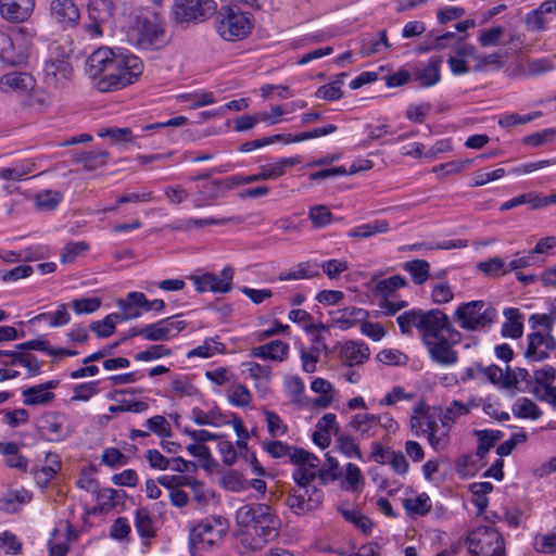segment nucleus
Listing matches in <instances>:
<instances>
[{"label": "nucleus", "mask_w": 556, "mask_h": 556, "mask_svg": "<svg viewBox=\"0 0 556 556\" xmlns=\"http://www.w3.org/2000/svg\"><path fill=\"white\" fill-rule=\"evenodd\" d=\"M72 75V66L67 60L50 59L46 61L43 66L45 81L48 86L58 87Z\"/></svg>", "instance_id": "obj_18"}, {"label": "nucleus", "mask_w": 556, "mask_h": 556, "mask_svg": "<svg viewBox=\"0 0 556 556\" xmlns=\"http://www.w3.org/2000/svg\"><path fill=\"white\" fill-rule=\"evenodd\" d=\"M442 320H445V313L438 308L426 312L421 309H410L402 313L396 318L403 334L410 336L413 333L412 328L416 327L420 331L421 337Z\"/></svg>", "instance_id": "obj_9"}, {"label": "nucleus", "mask_w": 556, "mask_h": 556, "mask_svg": "<svg viewBox=\"0 0 556 556\" xmlns=\"http://www.w3.org/2000/svg\"><path fill=\"white\" fill-rule=\"evenodd\" d=\"M101 460L104 465L115 468L127 464V457L115 447H108L103 451Z\"/></svg>", "instance_id": "obj_59"}, {"label": "nucleus", "mask_w": 556, "mask_h": 556, "mask_svg": "<svg viewBox=\"0 0 556 556\" xmlns=\"http://www.w3.org/2000/svg\"><path fill=\"white\" fill-rule=\"evenodd\" d=\"M35 0H0L1 16L12 23L26 21L33 13Z\"/></svg>", "instance_id": "obj_16"}, {"label": "nucleus", "mask_w": 556, "mask_h": 556, "mask_svg": "<svg viewBox=\"0 0 556 556\" xmlns=\"http://www.w3.org/2000/svg\"><path fill=\"white\" fill-rule=\"evenodd\" d=\"M549 20L547 15L541 12V8L528 12L525 16V25L530 31H544L547 29Z\"/></svg>", "instance_id": "obj_39"}, {"label": "nucleus", "mask_w": 556, "mask_h": 556, "mask_svg": "<svg viewBox=\"0 0 556 556\" xmlns=\"http://www.w3.org/2000/svg\"><path fill=\"white\" fill-rule=\"evenodd\" d=\"M454 293L447 281L432 285L431 299L435 304H445L453 300Z\"/></svg>", "instance_id": "obj_53"}, {"label": "nucleus", "mask_w": 556, "mask_h": 556, "mask_svg": "<svg viewBox=\"0 0 556 556\" xmlns=\"http://www.w3.org/2000/svg\"><path fill=\"white\" fill-rule=\"evenodd\" d=\"M331 315L333 324L342 330H346L368 317L367 311L354 306L337 309L331 312Z\"/></svg>", "instance_id": "obj_22"}, {"label": "nucleus", "mask_w": 556, "mask_h": 556, "mask_svg": "<svg viewBox=\"0 0 556 556\" xmlns=\"http://www.w3.org/2000/svg\"><path fill=\"white\" fill-rule=\"evenodd\" d=\"M556 128H546L541 131L526 136L522 141L526 146L538 148L554 140Z\"/></svg>", "instance_id": "obj_51"}, {"label": "nucleus", "mask_w": 556, "mask_h": 556, "mask_svg": "<svg viewBox=\"0 0 556 556\" xmlns=\"http://www.w3.org/2000/svg\"><path fill=\"white\" fill-rule=\"evenodd\" d=\"M135 527L141 538L154 536L153 520L147 509L139 508L136 510Z\"/></svg>", "instance_id": "obj_38"}, {"label": "nucleus", "mask_w": 556, "mask_h": 556, "mask_svg": "<svg viewBox=\"0 0 556 556\" xmlns=\"http://www.w3.org/2000/svg\"><path fill=\"white\" fill-rule=\"evenodd\" d=\"M172 354V350L163 344H155L149 346L144 351H140L135 355V359L139 362H150L153 359H159L162 357L169 356Z\"/></svg>", "instance_id": "obj_49"}, {"label": "nucleus", "mask_w": 556, "mask_h": 556, "mask_svg": "<svg viewBox=\"0 0 556 556\" xmlns=\"http://www.w3.org/2000/svg\"><path fill=\"white\" fill-rule=\"evenodd\" d=\"M109 153L105 151L88 152L74 159V162L81 163L86 170H94L106 164Z\"/></svg>", "instance_id": "obj_34"}, {"label": "nucleus", "mask_w": 556, "mask_h": 556, "mask_svg": "<svg viewBox=\"0 0 556 556\" xmlns=\"http://www.w3.org/2000/svg\"><path fill=\"white\" fill-rule=\"evenodd\" d=\"M403 506L409 515L424 516L431 509L430 497L426 493H421L415 498H405Z\"/></svg>", "instance_id": "obj_35"}, {"label": "nucleus", "mask_w": 556, "mask_h": 556, "mask_svg": "<svg viewBox=\"0 0 556 556\" xmlns=\"http://www.w3.org/2000/svg\"><path fill=\"white\" fill-rule=\"evenodd\" d=\"M232 219H233L232 217H229V218H213V217L188 218V219L184 220L181 224H179L178 226H176L175 229L189 231L192 228H201L204 226L226 225L227 223L231 222Z\"/></svg>", "instance_id": "obj_41"}, {"label": "nucleus", "mask_w": 556, "mask_h": 556, "mask_svg": "<svg viewBox=\"0 0 556 556\" xmlns=\"http://www.w3.org/2000/svg\"><path fill=\"white\" fill-rule=\"evenodd\" d=\"M462 333L451 324L445 314V320L439 321L429 332L422 336L431 359L442 366L454 365L458 361L457 353L452 346L462 341Z\"/></svg>", "instance_id": "obj_3"}, {"label": "nucleus", "mask_w": 556, "mask_h": 556, "mask_svg": "<svg viewBox=\"0 0 556 556\" xmlns=\"http://www.w3.org/2000/svg\"><path fill=\"white\" fill-rule=\"evenodd\" d=\"M89 250V244L85 241L68 242L61 253V263H73L80 254Z\"/></svg>", "instance_id": "obj_48"}, {"label": "nucleus", "mask_w": 556, "mask_h": 556, "mask_svg": "<svg viewBox=\"0 0 556 556\" xmlns=\"http://www.w3.org/2000/svg\"><path fill=\"white\" fill-rule=\"evenodd\" d=\"M101 306L100 298H83L72 302V307L76 314H91Z\"/></svg>", "instance_id": "obj_57"}, {"label": "nucleus", "mask_w": 556, "mask_h": 556, "mask_svg": "<svg viewBox=\"0 0 556 556\" xmlns=\"http://www.w3.org/2000/svg\"><path fill=\"white\" fill-rule=\"evenodd\" d=\"M522 204H529L532 210L540 208L539 193L532 191V192L519 194V195H517V197H515V198L504 202L501 205L500 210L501 211H508V210H511V208L517 207V206L522 205Z\"/></svg>", "instance_id": "obj_42"}, {"label": "nucleus", "mask_w": 556, "mask_h": 556, "mask_svg": "<svg viewBox=\"0 0 556 556\" xmlns=\"http://www.w3.org/2000/svg\"><path fill=\"white\" fill-rule=\"evenodd\" d=\"M320 348L300 349V358L303 371L312 374L316 370L319 361Z\"/></svg>", "instance_id": "obj_50"}, {"label": "nucleus", "mask_w": 556, "mask_h": 556, "mask_svg": "<svg viewBox=\"0 0 556 556\" xmlns=\"http://www.w3.org/2000/svg\"><path fill=\"white\" fill-rule=\"evenodd\" d=\"M389 230V223L386 219H377L372 223H367L354 227L348 233L350 238L364 239L369 238L377 233H384Z\"/></svg>", "instance_id": "obj_31"}, {"label": "nucleus", "mask_w": 556, "mask_h": 556, "mask_svg": "<svg viewBox=\"0 0 556 556\" xmlns=\"http://www.w3.org/2000/svg\"><path fill=\"white\" fill-rule=\"evenodd\" d=\"M555 349L556 340L551 333L535 331L528 336V346L525 356L528 359L541 362L546 359Z\"/></svg>", "instance_id": "obj_14"}, {"label": "nucleus", "mask_w": 556, "mask_h": 556, "mask_svg": "<svg viewBox=\"0 0 556 556\" xmlns=\"http://www.w3.org/2000/svg\"><path fill=\"white\" fill-rule=\"evenodd\" d=\"M86 72L101 92L122 89L138 80L143 71L141 60L130 53H116L110 48H99L86 62Z\"/></svg>", "instance_id": "obj_1"}, {"label": "nucleus", "mask_w": 556, "mask_h": 556, "mask_svg": "<svg viewBox=\"0 0 556 556\" xmlns=\"http://www.w3.org/2000/svg\"><path fill=\"white\" fill-rule=\"evenodd\" d=\"M72 401L78 402H87L89 401L96 393H98V381H90L80 383L74 387L73 389Z\"/></svg>", "instance_id": "obj_55"}, {"label": "nucleus", "mask_w": 556, "mask_h": 556, "mask_svg": "<svg viewBox=\"0 0 556 556\" xmlns=\"http://www.w3.org/2000/svg\"><path fill=\"white\" fill-rule=\"evenodd\" d=\"M318 270H312L309 263H301L298 266V269L291 270L288 273H281L279 275V280H299V279H308L315 276H318Z\"/></svg>", "instance_id": "obj_54"}, {"label": "nucleus", "mask_w": 556, "mask_h": 556, "mask_svg": "<svg viewBox=\"0 0 556 556\" xmlns=\"http://www.w3.org/2000/svg\"><path fill=\"white\" fill-rule=\"evenodd\" d=\"M34 86L35 79L28 73L11 72L2 75L0 78V88L4 92H26L33 89Z\"/></svg>", "instance_id": "obj_20"}, {"label": "nucleus", "mask_w": 556, "mask_h": 556, "mask_svg": "<svg viewBox=\"0 0 556 556\" xmlns=\"http://www.w3.org/2000/svg\"><path fill=\"white\" fill-rule=\"evenodd\" d=\"M231 405L237 407H245L250 405L252 394L244 384H237L228 396Z\"/></svg>", "instance_id": "obj_56"}, {"label": "nucleus", "mask_w": 556, "mask_h": 556, "mask_svg": "<svg viewBox=\"0 0 556 556\" xmlns=\"http://www.w3.org/2000/svg\"><path fill=\"white\" fill-rule=\"evenodd\" d=\"M523 382L527 388L532 384V377L526 368L517 367L514 368V377L509 380L503 381L504 389L518 388V384Z\"/></svg>", "instance_id": "obj_60"}, {"label": "nucleus", "mask_w": 556, "mask_h": 556, "mask_svg": "<svg viewBox=\"0 0 556 556\" xmlns=\"http://www.w3.org/2000/svg\"><path fill=\"white\" fill-rule=\"evenodd\" d=\"M511 410L517 418L535 420L542 416L541 408L528 397L518 399L513 405Z\"/></svg>", "instance_id": "obj_33"}, {"label": "nucleus", "mask_w": 556, "mask_h": 556, "mask_svg": "<svg viewBox=\"0 0 556 556\" xmlns=\"http://www.w3.org/2000/svg\"><path fill=\"white\" fill-rule=\"evenodd\" d=\"M442 59L439 56L431 60L425 67L416 68L413 73V79L422 88H429L440 81V64Z\"/></svg>", "instance_id": "obj_25"}, {"label": "nucleus", "mask_w": 556, "mask_h": 556, "mask_svg": "<svg viewBox=\"0 0 556 556\" xmlns=\"http://www.w3.org/2000/svg\"><path fill=\"white\" fill-rule=\"evenodd\" d=\"M29 415L28 412L24 408H16L13 410H5L3 422L8 426L15 428L20 425H24L28 421Z\"/></svg>", "instance_id": "obj_63"}, {"label": "nucleus", "mask_w": 556, "mask_h": 556, "mask_svg": "<svg viewBox=\"0 0 556 556\" xmlns=\"http://www.w3.org/2000/svg\"><path fill=\"white\" fill-rule=\"evenodd\" d=\"M0 59L5 64L16 66L25 63L27 54L22 50L16 52L11 37L0 33Z\"/></svg>", "instance_id": "obj_28"}, {"label": "nucleus", "mask_w": 556, "mask_h": 556, "mask_svg": "<svg viewBox=\"0 0 556 556\" xmlns=\"http://www.w3.org/2000/svg\"><path fill=\"white\" fill-rule=\"evenodd\" d=\"M506 321L502 326L501 333L504 338L519 339L523 334V324L518 308L509 307L504 309Z\"/></svg>", "instance_id": "obj_29"}, {"label": "nucleus", "mask_w": 556, "mask_h": 556, "mask_svg": "<svg viewBox=\"0 0 556 556\" xmlns=\"http://www.w3.org/2000/svg\"><path fill=\"white\" fill-rule=\"evenodd\" d=\"M471 556H505L504 540L493 527H478L467 536Z\"/></svg>", "instance_id": "obj_8"}, {"label": "nucleus", "mask_w": 556, "mask_h": 556, "mask_svg": "<svg viewBox=\"0 0 556 556\" xmlns=\"http://www.w3.org/2000/svg\"><path fill=\"white\" fill-rule=\"evenodd\" d=\"M62 200V194L59 191L45 190L36 195V205L43 211L54 210Z\"/></svg>", "instance_id": "obj_47"}, {"label": "nucleus", "mask_w": 556, "mask_h": 556, "mask_svg": "<svg viewBox=\"0 0 556 556\" xmlns=\"http://www.w3.org/2000/svg\"><path fill=\"white\" fill-rule=\"evenodd\" d=\"M406 283L405 279L399 275L382 279L377 282L375 287V293L382 295L387 299L391 293L397 289L404 287Z\"/></svg>", "instance_id": "obj_44"}, {"label": "nucleus", "mask_w": 556, "mask_h": 556, "mask_svg": "<svg viewBox=\"0 0 556 556\" xmlns=\"http://www.w3.org/2000/svg\"><path fill=\"white\" fill-rule=\"evenodd\" d=\"M147 427L150 431L161 437L170 435V427L166 418L161 415L153 416L146 421Z\"/></svg>", "instance_id": "obj_62"}, {"label": "nucleus", "mask_w": 556, "mask_h": 556, "mask_svg": "<svg viewBox=\"0 0 556 556\" xmlns=\"http://www.w3.org/2000/svg\"><path fill=\"white\" fill-rule=\"evenodd\" d=\"M266 451L274 458L288 456L291 463H300L305 460L304 457H308L307 451L300 447L290 446L281 441H271L267 443Z\"/></svg>", "instance_id": "obj_26"}, {"label": "nucleus", "mask_w": 556, "mask_h": 556, "mask_svg": "<svg viewBox=\"0 0 556 556\" xmlns=\"http://www.w3.org/2000/svg\"><path fill=\"white\" fill-rule=\"evenodd\" d=\"M187 326L185 320L168 317L146 326V340L166 341L176 337Z\"/></svg>", "instance_id": "obj_15"}, {"label": "nucleus", "mask_w": 556, "mask_h": 556, "mask_svg": "<svg viewBox=\"0 0 556 556\" xmlns=\"http://www.w3.org/2000/svg\"><path fill=\"white\" fill-rule=\"evenodd\" d=\"M324 493L315 485L294 486L286 498L285 504L296 515H305L320 507Z\"/></svg>", "instance_id": "obj_10"}, {"label": "nucleus", "mask_w": 556, "mask_h": 556, "mask_svg": "<svg viewBox=\"0 0 556 556\" xmlns=\"http://www.w3.org/2000/svg\"><path fill=\"white\" fill-rule=\"evenodd\" d=\"M0 454L5 457V465L22 472L28 469V459L20 454V446L15 442H0Z\"/></svg>", "instance_id": "obj_30"}, {"label": "nucleus", "mask_w": 556, "mask_h": 556, "mask_svg": "<svg viewBox=\"0 0 556 556\" xmlns=\"http://www.w3.org/2000/svg\"><path fill=\"white\" fill-rule=\"evenodd\" d=\"M348 427L363 439L372 438L377 432L376 415L369 413L355 414L351 417Z\"/></svg>", "instance_id": "obj_23"}, {"label": "nucleus", "mask_w": 556, "mask_h": 556, "mask_svg": "<svg viewBox=\"0 0 556 556\" xmlns=\"http://www.w3.org/2000/svg\"><path fill=\"white\" fill-rule=\"evenodd\" d=\"M25 405H40L51 402L54 399V393L45 392L43 388L37 386L30 387L23 391Z\"/></svg>", "instance_id": "obj_37"}, {"label": "nucleus", "mask_w": 556, "mask_h": 556, "mask_svg": "<svg viewBox=\"0 0 556 556\" xmlns=\"http://www.w3.org/2000/svg\"><path fill=\"white\" fill-rule=\"evenodd\" d=\"M338 447L349 458H357L363 460V454L359 445L355 442L354 438L348 434L340 433L337 437Z\"/></svg>", "instance_id": "obj_40"}, {"label": "nucleus", "mask_w": 556, "mask_h": 556, "mask_svg": "<svg viewBox=\"0 0 556 556\" xmlns=\"http://www.w3.org/2000/svg\"><path fill=\"white\" fill-rule=\"evenodd\" d=\"M215 27L223 39L236 41L245 38L250 34L252 22L249 14L229 5H223L217 12Z\"/></svg>", "instance_id": "obj_7"}, {"label": "nucleus", "mask_w": 556, "mask_h": 556, "mask_svg": "<svg viewBox=\"0 0 556 556\" xmlns=\"http://www.w3.org/2000/svg\"><path fill=\"white\" fill-rule=\"evenodd\" d=\"M307 456L308 457H304L305 460L303 462L293 463L296 465V468L292 473L295 486L312 485V482L317 478L319 459L309 452H307Z\"/></svg>", "instance_id": "obj_19"}, {"label": "nucleus", "mask_w": 556, "mask_h": 556, "mask_svg": "<svg viewBox=\"0 0 556 556\" xmlns=\"http://www.w3.org/2000/svg\"><path fill=\"white\" fill-rule=\"evenodd\" d=\"M216 2L214 0H175L173 14L180 23L203 21L214 14Z\"/></svg>", "instance_id": "obj_11"}, {"label": "nucleus", "mask_w": 556, "mask_h": 556, "mask_svg": "<svg viewBox=\"0 0 556 556\" xmlns=\"http://www.w3.org/2000/svg\"><path fill=\"white\" fill-rule=\"evenodd\" d=\"M97 501L101 509L113 508L117 504L118 492L111 488L97 489Z\"/></svg>", "instance_id": "obj_61"}, {"label": "nucleus", "mask_w": 556, "mask_h": 556, "mask_svg": "<svg viewBox=\"0 0 556 556\" xmlns=\"http://www.w3.org/2000/svg\"><path fill=\"white\" fill-rule=\"evenodd\" d=\"M235 518L241 528L240 543L250 551H261L278 536L280 519L267 504H244L237 509Z\"/></svg>", "instance_id": "obj_2"}, {"label": "nucleus", "mask_w": 556, "mask_h": 556, "mask_svg": "<svg viewBox=\"0 0 556 556\" xmlns=\"http://www.w3.org/2000/svg\"><path fill=\"white\" fill-rule=\"evenodd\" d=\"M369 348L365 343L348 341L340 352V357L349 367L363 364L369 357Z\"/></svg>", "instance_id": "obj_24"}, {"label": "nucleus", "mask_w": 556, "mask_h": 556, "mask_svg": "<svg viewBox=\"0 0 556 556\" xmlns=\"http://www.w3.org/2000/svg\"><path fill=\"white\" fill-rule=\"evenodd\" d=\"M302 162L301 156L282 157L278 161L260 166V170L265 180H273L283 176L289 167L295 166Z\"/></svg>", "instance_id": "obj_27"}, {"label": "nucleus", "mask_w": 556, "mask_h": 556, "mask_svg": "<svg viewBox=\"0 0 556 556\" xmlns=\"http://www.w3.org/2000/svg\"><path fill=\"white\" fill-rule=\"evenodd\" d=\"M475 160L451 161L444 164L437 165L432 168L433 173H441L440 177L458 174L465 170Z\"/></svg>", "instance_id": "obj_52"}, {"label": "nucleus", "mask_w": 556, "mask_h": 556, "mask_svg": "<svg viewBox=\"0 0 556 556\" xmlns=\"http://www.w3.org/2000/svg\"><path fill=\"white\" fill-rule=\"evenodd\" d=\"M539 401L549 403L554 408H556V388L552 384L546 386H534L530 390Z\"/></svg>", "instance_id": "obj_64"}, {"label": "nucleus", "mask_w": 556, "mask_h": 556, "mask_svg": "<svg viewBox=\"0 0 556 556\" xmlns=\"http://www.w3.org/2000/svg\"><path fill=\"white\" fill-rule=\"evenodd\" d=\"M128 41L142 50H159L167 43L165 25L153 12L135 16L127 31Z\"/></svg>", "instance_id": "obj_4"}, {"label": "nucleus", "mask_w": 556, "mask_h": 556, "mask_svg": "<svg viewBox=\"0 0 556 556\" xmlns=\"http://www.w3.org/2000/svg\"><path fill=\"white\" fill-rule=\"evenodd\" d=\"M225 344L213 339H206L202 345H199L188 352L187 357L191 358L194 356L208 358L216 353H224Z\"/></svg>", "instance_id": "obj_36"}, {"label": "nucleus", "mask_w": 556, "mask_h": 556, "mask_svg": "<svg viewBox=\"0 0 556 556\" xmlns=\"http://www.w3.org/2000/svg\"><path fill=\"white\" fill-rule=\"evenodd\" d=\"M410 428L417 437L430 431H437V420L429 414L428 407L424 403H419L414 407V415L410 417Z\"/></svg>", "instance_id": "obj_21"}, {"label": "nucleus", "mask_w": 556, "mask_h": 556, "mask_svg": "<svg viewBox=\"0 0 556 556\" xmlns=\"http://www.w3.org/2000/svg\"><path fill=\"white\" fill-rule=\"evenodd\" d=\"M496 316V309L493 306H486L482 300L462 303L454 313V318L460 328L468 331H478L490 327Z\"/></svg>", "instance_id": "obj_6"}, {"label": "nucleus", "mask_w": 556, "mask_h": 556, "mask_svg": "<svg viewBox=\"0 0 556 556\" xmlns=\"http://www.w3.org/2000/svg\"><path fill=\"white\" fill-rule=\"evenodd\" d=\"M229 529L228 520L223 516H208L194 525L189 532V548L195 552L210 551L217 546Z\"/></svg>", "instance_id": "obj_5"}, {"label": "nucleus", "mask_w": 556, "mask_h": 556, "mask_svg": "<svg viewBox=\"0 0 556 556\" xmlns=\"http://www.w3.org/2000/svg\"><path fill=\"white\" fill-rule=\"evenodd\" d=\"M191 413L193 421L200 426H217L223 418V414L217 408L204 412L199 407H193Z\"/></svg>", "instance_id": "obj_43"}, {"label": "nucleus", "mask_w": 556, "mask_h": 556, "mask_svg": "<svg viewBox=\"0 0 556 556\" xmlns=\"http://www.w3.org/2000/svg\"><path fill=\"white\" fill-rule=\"evenodd\" d=\"M87 10L89 23L85 24L86 31L94 37L102 36V25L114 15V2L112 0H89Z\"/></svg>", "instance_id": "obj_13"}, {"label": "nucleus", "mask_w": 556, "mask_h": 556, "mask_svg": "<svg viewBox=\"0 0 556 556\" xmlns=\"http://www.w3.org/2000/svg\"><path fill=\"white\" fill-rule=\"evenodd\" d=\"M195 290L200 293L211 291L215 293H227L232 289L233 269L226 266L219 275L205 273L200 276H191Z\"/></svg>", "instance_id": "obj_12"}, {"label": "nucleus", "mask_w": 556, "mask_h": 556, "mask_svg": "<svg viewBox=\"0 0 556 556\" xmlns=\"http://www.w3.org/2000/svg\"><path fill=\"white\" fill-rule=\"evenodd\" d=\"M0 548L7 554L18 555L22 552V543L15 534L4 531L0 534Z\"/></svg>", "instance_id": "obj_58"}, {"label": "nucleus", "mask_w": 556, "mask_h": 556, "mask_svg": "<svg viewBox=\"0 0 556 556\" xmlns=\"http://www.w3.org/2000/svg\"><path fill=\"white\" fill-rule=\"evenodd\" d=\"M308 218L316 228H323L332 222V213L326 205H314L308 211Z\"/></svg>", "instance_id": "obj_45"}, {"label": "nucleus", "mask_w": 556, "mask_h": 556, "mask_svg": "<svg viewBox=\"0 0 556 556\" xmlns=\"http://www.w3.org/2000/svg\"><path fill=\"white\" fill-rule=\"evenodd\" d=\"M50 14L64 27L76 26L80 18L79 10L73 0H52Z\"/></svg>", "instance_id": "obj_17"}, {"label": "nucleus", "mask_w": 556, "mask_h": 556, "mask_svg": "<svg viewBox=\"0 0 556 556\" xmlns=\"http://www.w3.org/2000/svg\"><path fill=\"white\" fill-rule=\"evenodd\" d=\"M222 485L228 491L240 492L247 489L248 481L240 472L228 470L222 477Z\"/></svg>", "instance_id": "obj_46"}, {"label": "nucleus", "mask_w": 556, "mask_h": 556, "mask_svg": "<svg viewBox=\"0 0 556 556\" xmlns=\"http://www.w3.org/2000/svg\"><path fill=\"white\" fill-rule=\"evenodd\" d=\"M403 268L409 273L412 280L418 286L424 285L430 277V264L426 260L405 262Z\"/></svg>", "instance_id": "obj_32"}]
</instances>
